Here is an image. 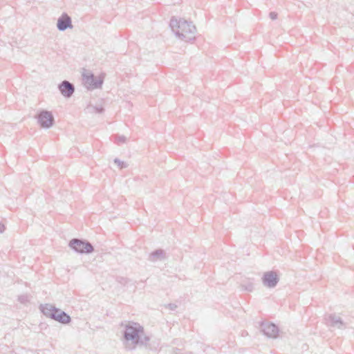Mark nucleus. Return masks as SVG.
Returning <instances> with one entry per match:
<instances>
[{"label": "nucleus", "mask_w": 354, "mask_h": 354, "mask_svg": "<svg viewBox=\"0 0 354 354\" xmlns=\"http://www.w3.org/2000/svg\"><path fill=\"white\" fill-rule=\"evenodd\" d=\"M326 322L330 326L334 328H337L340 329L344 327V323L343 322L342 319L335 314L329 315L328 318L326 319Z\"/></svg>", "instance_id": "9b49d317"}, {"label": "nucleus", "mask_w": 354, "mask_h": 354, "mask_svg": "<svg viewBox=\"0 0 354 354\" xmlns=\"http://www.w3.org/2000/svg\"><path fill=\"white\" fill-rule=\"evenodd\" d=\"M113 161L120 167V169L126 168L128 166L127 162L122 161L118 158H115Z\"/></svg>", "instance_id": "a211bd4d"}, {"label": "nucleus", "mask_w": 354, "mask_h": 354, "mask_svg": "<svg viewBox=\"0 0 354 354\" xmlns=\"http://www.w3.org/2000/svg\"><path fill=\"white\" fill-rule=\"evenodd\" d=\"M52 319L63 324H69L71 321V317L66 313L57 308L55 314L52 315Z\"/></svg>", "instance_id": "9d476101"}, {"label": "nucleus", "mask_w": 354, "mask_h": 354, "mask_svg": "<svg viewBox=\"0 0 354 354\" xmlns=\"http://www.w3.org/2000/svg\"><path fill=\"white\" fill-rule=\"evenodd\" d=\"M114 139H115V142L118 145H121V144L125 143L127 141V138L124 136L116 135L114 136Z\"/></svg>", "instance_id": "dca6fc26"}, {"label": "nucleus", "mask_w": 354, "mask_h": 354, "mask_svg": "<svg viewBox=\"0 0 354 354\" xmlns=\"http://www.w3.org/2000/svg\"><path fill=\"white\" fill-rule=\"evenodd\" d=\"M68 245L71 249L81 254H90L94 251L92 244L83 239H73L70 241Z\"/></svg>", "instance_id": "7ed1b4c3"}, {"label": "nucleus", "mask_w": 354, "mask_h": 354, "mask_svg": "<svg viewBox=\"0 0 354 354\" xmlns=\"http://www.w3.org/2000/svg\"><path fill=\"white\" fill-rule=\"evenodd\" d=\"M41 127L49 129L54 124V116L49 111L42 110L35 116Z\"/></svg>", "instance_id": "20e7f679"}, {"label": "nucleus", "mask_w": 354, "mask_h": 354, "mask_svg": "<svg viewBox=\"0 0 354 354\" xmlns=\"http://www.w3.org/2000/svg\"><path fill=\"white\" fill-rule=\"evenodd\" d=\"M240 286L241 288V290L243 291L252 292L254 290V283L253 281L250 279L246 280L245 281L241 283Z\"/></svg>", "instance_id": "4468645a"}, {"label": "nucleus", "mask_w": 354, "mask_h": 354, "mask_svg": "<svg viewBox=\"0 0 354 354\" xmlns=\"http://www.w3.org/2000/svg\"><path fill=\"white\" fill-rule=\"evenodd\" d=\"M86 109L91 113H102L104 111V108L102 106H94L92 105L88 106Z\"/></svg>", "instance_id": "2eb2a0df"}, {"label": "nucleus", "mask_w": 354, "mask_h": 354, "mask_svg": "<svg viewBox=\"0 0 354 354\" xmlns=\"http://www.w3.org/2000/svg\"><path fill=\"white\" fill-rule=\"evenodd\" d=\"M82 80L85 86L88 89H94L101 88L103 80L100 77H95L93 73H88L82 75Z\"/></svg>", "instance_id": "39448f33"}, {"label": "nucleus", "mask_w": 354, "mask_h": 354, "mask_svg": "<svg viewBox=\"0 0 354 354\" xmlns=\"http://www.w3.org/2000/svg\"><path fill=\"white\" fill-rule=\"evenodd\" d=\"M149 340L150 338L148 336L142 337V334H140V340L139 341V344H146Z\"/></svg>", "instance_id": "6ab92c4d"}, {"label": "nucleus", "mask_w": 354, "mask_h": 354, "mask_svg": "<svg viewBox=\"0 0 354 354\" xmlns=\"http://www.w3.org/2000/svg\"><path fill=\"white\" fill-rule=\"evenodd\" d=\"M167 306L171 310H175L177 308L175 304H169Z\"/></svg>", "instance_id": "412c9836"}, {"label": "nucleus", "mask_w": 354, "mask_h": 354, "mask_svg": "<svg viewBox=\"0 0 354 354\" xmlns=\"http://www.w3.org/2000/svg\"><path fill=\"white\" fill-rule=\"evenodd\" d=\"M120 281V283H126L127 282V279L121 278V281Z\"/></svg>", "instance_id": "5701e85b"}, {"label": "nucleus", "mask_w": 354, "mask_h": 354, "mask_svg": "<svg viewBox=\"0 0 354 354\" xmlns=\"http://www.w3.org/2000/svg\"><path fill=\"white\" fill-rule=\"evenodd\" d=\"M169 26L176 37L181 40L191 41L195 39L196 28L192 22L182 19L178 20L172 17Z\"/></svg>", "instance_id": "f257e3e1"}, {"label": "nucleus", "mask_w": 354, "mask_h": 354, "mask_svg": "<svg viewBox=\"0 0 354 354\" xmlns=\"http://www.w3.org/2000/svg\"><path fill=\"white\" fill-rule=\"evenodd\" d=\"M143 333V327L138 323L129 322L126 324L123 335L126 348L130 350L135 348L139 344L140 334Z\"/></svg>", "instance_id": "f03ea898"}, {"label": "nucleus", "mask_w": 354, "mask_h": 354, "mask_svg": "<svg viewBox=\"0 0 354 354\" xmlns=\"http://www.w3.org/2000/svg\"><path fill=\"white\" fill-rule=\"evenodd\" d=\"M59 90L65 97H70L75 91L74 85L67 80H64L59 84Z\"/></svg>", "instance_id": "1a4fd4ad"}, {"label": "nucleus", "mask_w": 354, "mask_h": 354, "mask_svg": "<svg viewBox=\"0 0 354 354\" xmlns=\"http://www.w3.org/2000/svg\"><path fill=\"white\" fill-rule=\"evenodd\" d=\"M261 330L270 338H277L279 333L278 327L275 324L269 322H262Z\"/></svg>", "instance_id": "0eeeda50"}, {"label": "nucleus", "mask_w": 354, "mask_h": 354, "mask_svg": "<svg viewBox=\"0 0 354 354\" xmlns=\"http://www.w3.org/2000/svg\"><path fill=\"white\" fill-rule=\"evenodd\" d=\"M57 28L59 31H64L68 28H72V20L71 17L64 12L57 19Z\"/></svg>", "instance_id": "6e6552de"}, {"label": "nucleus", "mask_w": 354, "mask_h": 354, "mask_svg": "<svg viewBox=\"0 0 354 354\" xmlns=\"http://www.w3.org/2000/svg\"><path fill=\"white\" fill-rule=\"evenodd\" d=\"M279 281V278L274 271H268L263 274L262 277V283L263 284L269 288H273L276 287L278 282Z\"/></svg>", "instance_id": "423d86ee"}, {"label": "nucleus", "mask_w": 354, "mask_h": 354, "mask_svg": "<svg viewBox=\"0 0 354 354\" xmlns=\"http://www.w3.org/2000/svg\"><path fill=\"white\" fill-rule=\"evenodd\" d=\"M166 259L165 252L162 249H158L149 254L148 260L151 262L162 261Z\"/></svg>", "instance_id": "f8f14e48"}, {"label": "nucleus", "mask_w": 354, "mask_h": 354, "mask_svg": "<svg viewBox=\"0 0 354 354\" xmlns=\"http://www.w3.org/2000/svg\"><path fill=\"white\" fill-rule=\"evenodd\" d=\"M39 308L46 317L50 319H52V315L55 314V312L57 310L56 307L49 304H41Z\"/></svg>", "instance_id": "ddd939ff"}, {"label": "nucleus", "mask_w": 354, "mask_h": 354, "mask_svg": "<svg viewBox=\"0 0 354 354\" xmlns=\"http://www.w3.org/2000/svg\"><path fill=\"white\" fill-rule=\"evenodd\" d=\"M5 230V226L3 224L0 223V234L3 233Z\"/></svg>", "instance_id": "4be33fe9"}, {"label": "nucleus", "mask_w": 354, "mask_h": 354, "mask_svg": "<svg viewBox=\"0 0 354 354\" xmlns=\"http://www.w3.org/2000/svg\"><path fill=\"white\" fill-rule=\"evenodd\" d=\"M269 16L271 19L274 20L277 18V13L275 12H270Z\"/></svg>", "instance_id": "aec40b11"}, {"label": "nucleus", "mask_w": 354, "mask_h": 354, "mask_svg": "<svg viewBox=\"0 0 354 354\" xmlns=\"http://www.w3.org/2000/svg\"><path fill=\"white\" fill-rule=\"evenodd\" d=\"M18 301L22 304H27L29 302V296L28 295H19Z\"/></svg>", "instance_id": "f3484780"}]
</instances>
